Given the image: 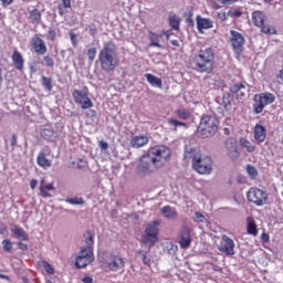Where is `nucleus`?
I'll return each mask as SVG.
<instances>
[{"mask_svg": "<svg viewBox=\"0 0 283 283\" xmlns=\"http://www.w3.org/2000/svg\"><path fill=\"white\" fill-rule=\"evenodd\" d=\"M228 17L233 18H240L242 17V11H240L239 9H230L228 12Z\"/></svg>", "mask_w": 283, "mask_h": 283, "instance_id": "obj_46", "label": "nucleus"}, {"mask_svg": "<svg viewBox=\"0 0 283 283\" xmlns=\"http://www.w3.org/2000/svg\"><path fill=\"white\" fill-rule=\"evenodd\" d=\"M160 213L164 218H167V220H176V218H178V211H176V208H171V206L163 207Z\"/></svg>", "mask_w": 283, "mask_h": 283, "instance_id": "obj_24", "label": "nucleus"}, {"mask_svg": "<svg viewBox=\"0 0 283 283\" xmlns=\"http://www.w3.org/2000/svg\"><path fill=\"white\" fill-rule=\"evenodd\" d=\"M31 48L35 52V54H39V56H43L48 54V44L45 43V40L41 38V34H35L31 38Z\"/></svg>", "mask_w": 283, "mask_h": 283, "instance_id": "obj_15", "label": "nucleus"}, {"mask_svg": "<svg viewBox=\"0 0 283 283\" xmlns=\"http://www.w3.org/2000/svg\"><path fill=\"white\" fill-rule=\"evenodd\" d=\"M254 139L256 143H264L266 140V127L256 124L254 126Z\"/></svg>", "mask_w": 283, "mask_h": 283, "instance_id": "obj_22", "label": "nucleus"}, {"mask_svg": "<svg viewBox=\"0 0 283 283\" xmlns=\"http://www.w3.org/2000/svg\"><path fill=\"white\" fill-rule=\"evenodd\" d=\"M242 90H247V86H244V84H242V83H235L230 87V92L232 94H240V92H242Z\"/></svg>", "mask_w": 283, "mask_h": 283, "instance_id": "obj_40", "label": "nucleus"}, {"mask_svg": "<svg viewBox=\"0 0 283 283\" xmlns=\"http://www.w3.org/2000/svg\"><path fill=\"white\" fill-rule=\"evenodd\" d=\"M180 249H189L191 247V230L189 227H182L178 241Z\"/></svg>", "mask_w": 283, "mask_h": 283, "instance_id": "obj_16", "label": "nucleus"}, {"mask_svg": "<svg viewBox=\"0 0 283 283\" xmlns=\"http://www.w3.org/2000/svg\"><path fill=\"white\" fill-rule=\"evenodd\" d=\"M275 103V95L273 93H260L254 95L253 112L254 114H262L266 105Z\"/></svg>", "mask_w": 283, "mask_h": 283, "instance_id": "obj_7", "label": "nucleus"}, {"mask_svg": "<svg viewBox=\"0 0 283 283\" xmlns=\"http://www.w3.org/2000/svg\"><path fill=\"white\" fill-rule=\"evenodd\" d=\"M247 198L249 202H253L256 207H262L266 205V200H269V195L266 191L259 188H250L247 192Z\"/></svg>", "mask_w": 283, "mask_h": 283, "instance_id": "obj_9", "label": "nucleus"}, {"mask_svg": "<svg viewBox=\"0 0 283 283\" xmlns=\"http://www.w3.org/2000/svg\"><path fill=\"white\" fill-rule=\"evenodd\" d=\"M40 266H42V269H44V271L48 275H54V268L48 261H42L40 263Z\"/></svg>", "mask_w": 283, "mask_h": 283, "instance_id": "obj_39", "label": "nucleus"}, {"mask_svg": "<svg viewBox=\"0 0 283 283\" xmlns=\"http://www.w3.org/2000/svg\"><path fill=\"white\" fill-rule=\"evenodd\" d=\"M29 19L33 25H39L41 23V11L39 9H33L29 12Z\"/></svg>", "mask_w": 283, "mask_h": 283, "instance_id": "obj_30", "label": "nucleus"}, {"mask_svg": "<svg viewBox=\"0 0 283 283\" xmlns=\"http://www.w3.org/2000/svg\"><path fill=\"white\" fill-rule=\"evenodd\" d=\"M222 105L226 109L231 105V94L229 93L223 94Z\"/></svg>", "mask_w": 283, "mask_h": 283, "instance_id": "obj_44", "label": "nucleus"}, {"mask_svg": "<svg viewBox=\"0 0 283 283\" xmlns=\"http://www.w3.org/2000/svg\"><path fill=\"white\" fill-rule=\"evenodd\" d=\"M12 63L19 72H23V66L25 65V60H23V55L19 51H14L11 56Z\"/></svg>", "mask_w": 283, "mask_h": 283, "instance_id": "obj_21", "label": "nucleus"}, {"mask_svg": "<svg viewBox=\"0 0 283 283\" xmlns=\"http://www.w3.org/2000/svg\"><path fill=\"white\" fill-rule=\"evenodd\" d=\"M43 65H45V67H54V59L50 55L43 56Z\"/></svg>", "mask_w": 283, "mask_h": 283, "instance_id": "obj_42", "label": "nucleus"}, {"mask_svg": "<svg viewBox=\"0 0 283 283\" xmlns=\"http://www.w3.org/2000/svg\"><path fill=\"white\" fill-rule=\"evenodd\" d=\"M63 8H72V0H62Z\"/></svg>", "mask_w": 283, "mask_h": 283, "instance_id": "obj_55", "label": "nucleus"}, {"mask_svg": "<svg viewBox=\"0 0 283 283\" xmlns=\"http://www.w3.org/2000/svg\"><path fill=\"white\" fill-rule=\"evenodd\" d=\"M247 232L249 235H258V224L255 223V220L252 217L247 218Z\"/></svg>", "mask_w": 283, "mask_h": 283, "instance_id": "obj_29", "label": "nucleus"}, {"mask_svg": "<svg viewBox=\"0 0 283 283\" xmlns=\"http://www.w3.org/2000/svg\"><path fill=\"white\" fill-rule=\"evenodd\" d=\"M218 250L220 253H224V255H235V242H233L227 234H223L221 235Z\"/></svg>", "mask_w": 283, "mask_h": 283, "instance_id": "obj_14", "label": "nucleus"}, {"mask_svg": "<svg viewBox=\"0 0 283 283\" xmlns=\"http://www.w3.org/2000/svg\"><path fill=\"white\" fill-rule=\"evenodd\" d=\"M98 61L103 72H114L118 67L119 60L114 41H107L103 44V49L98 53Z\"/></svg>", "mask_w": 283, "mask_h": 283, "instance_id": "obj_2", "label": "nucleus"}, {"mask_svg": "<svg viewBox=\"0 0 283 283\" xmlns=\"http://www.w3.org/2000/svg\"><path fill=\"white\" fill-rule=\"evenodd\" d=\"M41 84L43 85L44 90H46V92H52V90H54V85L52 84V77L42 75Z\"/></svg>", "mask_w": 283, "mask_h": 283, "instance_id": "obj_32", "label": "nucleus"}, {"mask_svg": "<svg viewBox=\"0 0 283 283\" xmlns=\"http://www.w3.org/2000/svg\"><path fill=\"white\" fill-rule=\"evenodd\" d=\"M238 1L240 0H219V3H223V4H232V3H238Z\"/></svg>", "mask_w": 283, "mask_h": 283, "instance_id": "obj_58", "label": "nucleus"}, {"mask_svg": "<svg viewBox=\"0 0 283 283\" xmlns=\"http://www.w3.org/2000/svg\"><path fill=\"white\" fill-rule=\"evenodd\" d=\"M36 185H39V181L36 179H32L30 181V188L31 189H36Z\"/></svg>", "mask_w": 283, "mask_h": 283, "instance_id": "obj_61", "label": "nucleus"}, {"mask_svg": "<svg viewBox=\"0 0 283 283\" xmlns=\"http://www.w3.org/2000/svg\"><path fill=\"white\" fill-rule=\"evenodd\" d=\"M261 240H262V242H269V240H270L269 234L266 232H263L261 234Z\"/></svg>", "mask_w": 283, "mask_h": 283, "instance_id": "obj_59", "label": "nucleus"}, {"mask_svg": "<svg viewBox=\"0 0 283 283\" xmlns=\"http://www.w3.org/2000/svg\"><path fill=\"white\" fill-rule=\"evenodd\" d=\"M71 36V43L73 48H76L78 45V41L76 40V35L74 33H70Z\"/></svg>", "mask_w": 283, "mask_h": 283, "instance_id": "obj_52", "label": "nucleus"}, {"mask_svg": "<svg viewBox=\"0 0 283 283\" xmlns=\"http://www.w3.org/2000/svg\"><path fill=\"white\" fill-rule=\"evenodd\" d=\"M262 34L273 35L277 34V29L271 24H262V27H259Z\"/></svg>", "mask_w": 283, "mask_h": 283, "instance_id": "obj_31", "label": "nucleus"}, {"mask_svg": "<svg viewBox=\"0 0 283 283\" xmlns=\"http://www.w3.org/2000/svg\"><path fill=\"white\" fill-rule=\"evenodd\" d=\"M226 148L228 150V156H231V154H238V146L235 145V140L233 139H228L226 142Z\"/></svg>", "mask_w": 283, "mask_h": 283, "instance_id": "obj_34", "label": "nucleus"}, {"mask_svg": "<svg viewBox=\"0 0 283 283\" xmlns=\"http://www.w3.org/2000/svg\"><path fill=\"white\" fill-rule=\"evenodd\" d=\"M56 39V31L54 29H49L48 31V40L55 41Z\"/></svg>", "mask_w": 283, "mask_h": 283, "instance_id": "obj_48", "label": "nucleus"}, {"mask_svg": "<svg viewBox=\"0 0 283 283\" xmlns=\"http://www.w3.org/2000/svg\"><path fill=\"white\" fill-rule=\"evenodd\" d=\"M186 158H189L192 169L200 176H209L213 171V159L209 155L198 151L196 148L186 150Z\"/></svg>", "mask_w": 283, "mask_h": 283, "instance_id": "obj_3", "label": "nucleus"}, {"mask_svg": "<svg viewBox=\"0 0 283 283\" xmlns=\"http://www.w3.org/2000/svg\"><path fill=\"white\" fill-rule=\"evenodd\" d=\"M12 233L15 234V237L18 238V240L28 241V234L25 233V231L23 230V228H14V229L12 230Z\"/></svg>", "mask_w": 283, "mask_h": 283, "instance_id": "obj_38", "label": "nucleus"}, {"mask_svg": "<svg viewBox=\"0 0 283 283\" xmlns=\"http://www.w3.org/2000/svg\"><path fill=\"white\" fill-rule=\"evenodd\" d=\"M185 19H193V9H189L184 14Z\"/></svg>", "mask_w": 283, "mask_h": 283, "instance_id": "obj_53", "label": "nucleus"}, {"mask_svg": "<svg viewBox=\"0 0 283 283\" xmlns=\"http://www.w3.org/2000/svg\"><path fill=\"white\" fill-rule=\"evenodd\" d=\"M186 23H188V25H190V28H193V25H195L193 18H186Z\"/></svg>", "mask_w": 283, "mask_h": 283, "instance_id": "obj_62", "label": "nucleus"}, {"mask_svg": "<svg viewBox=\"0 0 283 283\" xmlns=\"http://www.w3.org/2000/svg\"><path fill=\"white\" fill-rule=\"evenodd\" d=\"M129 145L133 149H140L142 147L149 145V137L145 134L136 135L132 137Z\"/></svg>", "mask_w": 283, "mask_h": 283, "instance_id": "obj_17", "label": "nucleus"}, {"mask_svg": "<svg viewBox=\"0 0 283 283\" xmlns=\"http://www.w3.org/2000/svg\"><path fill=\"white\" fill-rule=\"evenodd\" d=\"M96 48H88L87 49V59L90 61V63H94V59H96Z\"/></svg>", "mask_w": 283, "mask_h": 283, "instance_id": "obj_41", "label": "nucleus"}, {"mask_svg": "<svg viewBox=\"0 0 283 283\" xmlns=\"http://www.w3.org/2000/svg\"><path fill=\"white\" fill-rule=\"evenodd\" d=\"M247 171H248V174H249L250 176H258V170L255 169V167H253V166H251V165H249V166L247 167Z\"/></svg>", "mask_w": 283, "mask_h": 283, "instance_id": "obj_51", "label": "nucleus"}, {"mask_svg": "<svg viewBox=\"0 0 283 283\" xmlns=\"http://www.w3.org/2000/svg\"><path fill=\"white\" fill-rule=\"evenodd\" d=\"M92 262H94V251L90 248H83L75 260V266L76 269H85Z\"/></svg>", "mask_w": 283, "mask_h": 283, "instance_id": "obj_12", "label": "nucleus"}, {"mask_svg": "<svg viewBox=\"0 0 283 283\" xmlns=\"http://www.w3.org/2000/svg\"><path fill=\"white\" fill-rule=\"evenodd\" d=\"M196 21L198 32H202V30H211V28H213V21H211V19L197 15Z\"/></svg>", "mask_w": 283, "mask_h": 283, "instance_id": "obj_20", "label": "nucleus"}, {"mask_svg": "<svg viewBox=\"0 0 283 283\" xmlns=\"http://www.w3.org/2000/svg\"><path fill=\"white\" fill-rule=\"evenodd\" d=\"M168 125L174 127V132H178V127H185L186 129L187 127H189L187 123L179 122L178 119H174V118H168Z\"/></svg>", "mask_w": 283, "mask_h": 283, "instance_id": "obj_35", "label": "nucleus"}, {"mask_svg": "<svg viewBox=\"0 0 283 283\" xmlns=\"http://www.w3.org/2000/svg\"><path fill=\"white\" fill-rule=\"evenodd\" d=\"M108 271L116 273L125 269V259L120 254H109L106 260Z\"/></svg>", "mask_w": 283, "mask_h": 283, "instance_id": "obj_13", "label": "nucleus"}, {"mask_svg": "<svg viewBox=\"0 0 283 283\" xmlns=\"http://www.w3.org/2000/svg\"><path fill=\"white\" fill-rule=\"evenodd\" d=\"M3 8H8V6H12L14 3V0H0Z\"/></svg>", "mask_w": 283, "mask_h": 283, "instance_id": "obj_54", "label": "nucleus"}, {"mask_svg": "<svg viewBox=\"0 0 283 283\" xmlns=\"http://www.w3.org/2000/svg\"><path fill=\"white\" fill-rule=\"evenodd\" d=\"M191 64L200 74H213V70H216V52L211 46L200 49L193 55Z\"/></svg>", "mask_w": 283, "mask_h": 283, "instance_id": "obj_1", "label": "nucleus"}, {"mask_svg": "<svg viewBox=\"0 0 283 283\" xmlns=\"http://www.w3.org/2000/svg\"><path fill=\"white\" fill-rule=\"evenodd\" d=\"M239 144L241 149H245L248 154H253V151H255V145H253L247 137H241Z\"/></svg>", "mask_w": 283, "mask_h": 283, "instance_id": "obj_26", "label": "nucleus"}, {"mask_svg": "<svg viewBox=\"0 0 283 283\" xmlns=\"http://www.w3.org/2000/svg\"><path fill=\"white\" fill-rule=\"evenodd\" d=\"M169 25L172 30H180V18L176 14L170 15Z\"/></svg>", "mask_w": 283, "mask_h": 283, "instance_id": "obj_37", "label": "nucleus"}, {"mask_svg": "<svg viewBox=\"0 0 283 283\" xmlns=\"http://www.w3.org/2000/svg\"><path fill=\"white\" fill-rule=\"evenodd\" d=\"M158 168L157 165L154 164V159L149 156V153L143 155L137 165L138 174H154Z\"/></svg>", "mask_w": 283, "mask_h": 283, "instance_id": "obj_11", "label": "nucleus"}, {"mask_svg": "<svg viewBox=\"0 0 283 283\" xmlns=\"http://www.w3.org/2000/svg\"><path fill=\"white\" fill-rule=\"evenodd\" d=\"M195 222H205V214L201 212H195Z\"/></svg>", "mask_w": 283, "mask_h": 283, "instance_id": "obj_50", "label": "nucleus"}, {"mask_svg": "<svg viewBox=\"0 0 283 283\" xmlns=\"http://www.w3.org/2000/svg\"><path fill=\"white\" fill-rule=\"evenodd\" d=\"M218 118L211 115H203L200 119V124L197 128V134L201 136V138H211L218 132Z\"/></svg>", "mask_w": 283, "mask_h": 283, "instance_id": "obj_5", "label": "nucleus"}, {"mask_svg": "<svg viewBox=\"0 0 283 283\" xmlns=\"http://www.w3.org/2000/svg\"><path fill=\"white\" fill-rule=\"evenodd\" d=\"M145 78L153 87H163V80H160V77H156V75L151 73H146Z\"/></svg>", "mask_w": 283, "mask_h": 283, "instance_id": "obj_27", "label": "nucleus"}, {"mask_svg": "<svg viewBox=\"0 0 283 283\" xmlns=\"http://www.w3.org/2000/svg\"><path fill=\"white\" fill-rule=\"evenodd\" d=\"M137 255L140 256V260L145 266H148V269H151V256L149 255V252L145 250H137L136 251Z\"/></svg>", "mask_w": 283, "mask_h": 283, "instance_id": "obj_28", "label": "nucleus"}, {"mask_svg": "<svg viewBox=\"0 0 283 283\" xmlns=\"http://www.w3.org/2000/svg\"><path fill=\"white\" fill-rule=\"evenodd\" d=\"M251 17L255 28H262V24L266 22V13H264V11L255 10L252 12Z\"/></svg>", "mask_w": 283, "mask_h": 283, "instance_id": "obj_18", "label": "nucleus"}, {"mask_svg": "<svg viewBox=\"0 0 283 283\" xmlns=\"http://www.w3.org/2000/svg\"><path fill=\"white\" fill-rule=\"evenodd\" d=\"M170 44L174 45L175 48H180V43L178 42V40H171Z\"/></svg>", "mask_w": 283, "mask_h": 283, "instance_id": "obj_63", "label": "nucleus"}, {"mask_svg": "<svg viewBox=\"0 0 283 283\" xmlns=\"http://www.w3.org/2000/svg\"><path fill=\"white\" fill-rule=\"evenodd\" d=\"M98 147H99L103 151H107V149H109V144H107V142H105V140H99V142H98Z\"/></svg>", "mask_w": 283, "mask_h": 283, "instance_id": "obj_49", "label": "nucleus"}, {"mask_svg": "<svg viewBox=\"0 0 283 283\" xmlns=\"http://www.w3.org/2000/svg\"><path fill=\"white\" fill-rule=\"evenodd\" d=\"M175 114L180 118V120H189L191 118V112L187 108L177 109Z\"/></svg>", "mask_w": 283, "mask_h": 283, "instance_id": "obj_33", "label": "nucleus"}, {"mask_svg": "<svg viewBox=\"0 0 283 283\" xmlns=\"http://www.w3.org/2000/svg\"><path fill=\"white\" fill-rule=\"evenodd\" d=\"M85 243H86V248L85 249H90L91 251H93L94 235H92V232H88V238H86Z\"/></svg>", "mask_w": 283, "mask_h": 283, "instance_id": "obj_43", "label": "nucleus"}, {"mask_svg": "<svg viewBox=\"0 0 283 283\" xmlns=\"http://www.w3.org/2000/svg\"><path fill=\"white\" fill-rule=\"evenodd\" d=\"M18 248L21 249V251H27L28 250V244L23 242H18Z\"/></svg>", "mask_w": 283, "mask_h": 283, "instance_id": "obj_60", "label": "nucleus"}, {"mask_svg": "<svg viewBox=\"0 0 283 283\" xmlns=\"http://www.w3.org/2000/svg\"><path fill=\"white\" fill-rule=\"evenodd\" d=\"M82 282H84V283H93L94 280L92 279V276L85 275V276L82 279Z\"/></svg>", "mask_w": 283, "mask_h": 283, "instance_id": "obj_56", "label": "nucleus"}, {"mask_svg": "<svg viewBox=\"0 0 283 283\" xmlns=\"http://www.w3.org/2000/svg\"><path fill=\"white\" fill-rule=\"evenodd\" d=\"M158 224H160L158 221H151L146 226L145 234L140 239V244L146 249H151L158 242V233H160Z\"/></svg>", "mask_w": 283, "mask_h": 283, "instance_id": "obj_6", "label": "nucleus"}, {"mask_svg": "<svg viewBox=\"0 0 283 283\" xmlns=\"http://www.w3.org/2000/svg\"><path fill=\"white\" fill-rule=\"evenodd\" d=\"M57 10H59L60 17H63V14H65L66 12L65 7H63L62 4H59Z\"/></svg>", "mask_w": 283, "mask_h": 283, "instance_id": "obj_57", "label": "nucleus"}, {"mask_svg": "<svg viewBox=\"0 0 283 283\" xmlns=\"http://www.w3.org/2000/svg\"><path fill=\"white\" fill-rule=\"evenodd\" d=\"M2 249L3 251H7V252L12 251V241H10L9 239H4L2 241Z\"/></svg>", "mask_w": 283, "mask_h": 283, "instance_id": "obj_45", "label": "nucleus"}, {"mask_svg": "<svg viewBox=\"0 0 283 283\" xmlns=\"http://www.w3.org/2000/svg\"><path fill=\"white\" fill-rule=\"evenodd\" d=\"M74 103L81 106V109H90L94 107V102L90 98L87 91L74 90L72 93Z\"/></svg>", "mask_w": 283, "mask_h": 283, "instance_id": "obj_10", "label": "nucleus"}, {"mask_svg": "<svg viewBox=\"0 0 283 283\" xmlns=\"http://www.w3.org/2000/svg\"><path fill=\"white\" fill-rule=\"evenodd\" d=\"M52 136H54V130L52 129H44L42 132V137L44 138V140H51Z\"/></svg>", "mask_w": 283, "mask_h": 283, "instance_id": "obj_47", "label": "nucleus"}, {"mask_svg": "<svg viewBox=\"0 0 283 283\" xmlns=\"http://www.w3.org/2000/svg\"><path fill=\"white\" fill-rule=\"evenodd\" d=\"M148 39L150 41L148 44L149 48H163V45L160 44V39H163V34L149 31Z\"/></svg>", "mask_w": 283, "mask_h": 283, "instance_id": "obj_25", "label": "nucleus"}, {"mask_svg": "<svg viewBox=\"0 0 283 283\" xmlns=\"http://www.w3.org/2000/svg\"><path fill=\"white\" fill-rule=\"evenodd\" d=\"M54 182L45 184V179H42L40 182V196L42 198H52L50 191H54Z\"/></svg>", "mask_w": 283, "mask_h": 283, "instance_id": "obj_19", "label": "nucleus"}, {"mask_svg": "<svg viewBox=\"0 0 283 283\" xmlns=\"http://www.w3.org/2000/svg\"><path fill=\"white\" fill-rule=\"evenodd\" d=\"M148 156H150L153 164L156 165L159 169L165 167L171 158V149L165 145H158L150 147L148 150Z\"/></svg>", "mask_w": 283, "mask_h": 283, "instance_id": "obj_4", "label": "nucleus"}, {"mask_svg": "<svg viewBox=\"0 0 283 283\" xmlns=\"http://www.w3.org/2000/svg\"><path fill=\"white\" fill-rule=\"evenodd\" d=\"M36 163L42 169H50L52 167V160L48 158L44 150L38 154Z\"/></svg>", "mask_w": 283, "mask_h": 283, "instance_id": "obj_23", "label": "nucleus"}, {"mask_svg": "<svg viewBox=\"0 0 283 283\" xmlns=\"http://www.w3.org/2000/svg\"><path fill=\"white\" fill-rule=\"evenodd\" d=\"M11 145H12V147H14V145H17V135H12Z\"/></svg>", "mask_w": 283, "mask_h": 283, "instance_id": "obj_64", "label": "nucleus"}, {"mask_svg": "<svg viewBox=\"0 0 283 283\" xmlns=\"http://www.w3.org/2000/svg\"><path fill=\"white\" fill-rule=\"evenodd\" d=\"M65 202H67V205L83 207V205H85V199H83L82 197H71V198H66Z\"/></svg>", "mask_w": 283, "mask_h": 283, "instance_id": "obj_36", "label": "nucleus"}, {"mask_svg": "<svg viewBox=\"0 0 283 283\" xmlns=\"http://www.w3.org/2000/svg\"><path fill=\"white\" fill-rule=\"evenodd\" d=\"M230 34V44L232 50L237 59H240V56H242V52H244V43H247V40L244 39V35L238 31L231 30Z\"/></svg>", "mask_w": 283, "mask_h": 283, "instance_id": "obj_8", "label": "nucleus"}]
</instances>
